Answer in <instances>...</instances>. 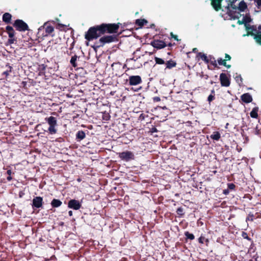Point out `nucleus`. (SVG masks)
<instances>
[{"label":"nucleus","mask_w":261,"mask_h":261,"mask_svg":"<svg viewBox=\"0 0 261 261\" xmlns=\"http://www.w3.org/2000/svg\"><path fill=\"white\" fill-rule=\"evenodd\" d=\"M222 0H212V5L214 9L218 11L220 9V3ZM227 3V8L230 10V15L234 19H238V23L240 24H244L247 34L246 35H253L255 41L261 45V26L258 27V29L253 33L254 29L248 24L251 21V18L249 16H243L240 11H244L247 8L246 4L241 0H226ZM245 36L246 35H244Z\"/></svg>","instance_id":"nucleus-1"},{"label":"nucleus","mask_w":261,"mask_h":261,"mask_svg":"<svg viewBox=\"0 0 261 261\" xmlns=\"http://www.w3.org/2000/svg\"><path fill=\"white\" fill-rule=\"evenodd\" d=\"M100 36L97 26L89 29L87 33L85 35V38L88 40H91L97 38Z\"/></svg>","instance_id":"nucleus-2"},{"label":"nucleus","mask_w":261,"mask_h":261,"mask_svg":"<svg viewBox=\"0 0 261 261\" xmlns=\"http://www.w3.org/2000/svg\"><path fill=\"white\" fill-rule=\"evenodd\" d=\"M14 26L19 31H24L28 29V26L27 23L19 19L16 20L15 21Z\"/></svg>","instance_id":"nucleus-3"},{"label":"nucleus","mask_w":261,"mask_h":261,"mask_svg":"<svg viewBox=\"0 0 261 261\" xmlns=\"http://www.w3.org/2000/svg\"><path fill=\"white\" fill-rule=\"evenodd\" d=\"M119 156L124 161H129L134 159V154L129 151H124L119 153Z\"/></svg>","instance_id":"nucleus-4"},{"label":"nucleus","mask_w":261,"mask_h":261,"mask_svg":"<svg viewBox=\"0 0 261 261\" xmlns=\"http://www.w3.org/2000/svg\"><path fill=\"white\" fill-rule=\"evenodd\" d=\"M142 82L141 78L139 75H132L129 77V83L130 85H137Z\"/></svg>","instance_id":"nucleus-5"},{"label":"nucleus","mask_w":261,"mask_h":261,"mask_svg":"<svg viewBox=\"0 0 261 261\" xmlns=\"http://www.w3.org/2000/svg\"><path fill=\"white\" fill-rule=\"evenodd\" d=\"M81 206V204L79 201L75 199L71 200L68 202V207L70 208L77 210L80 208Z\"/></svg>","instance_id":"nucleus-6"},{"label":"nucleus","mask_w":261,"mask_h":261,"mask_svg":"<svg viewBox=\"0 0 261 261\" xmlns=\"http://www.w3.org/2000/svg\"><path fill=\"white\" fill-rule=\"evenodd\" d=\"M221 85L223 86L228 87L230 85V82L228 77L224 73H221L220 75Z\"/></svg>","instance_id":"nucleus-7"},{"label":"nucleus","mask_w":261,"mask_h":261,"mask_svg":"<svg viewBox=\"0 0 261 261\" xmlns=\"http://www.w3.org/2000/svg\"><path fill=\"white\" fill-rule=\"evenodd\" d=\"M115 39L114 36H106L100 38L99 42L103 45L107 43L113 42Z\"/></svg>","instance_id":"nucleus-8"},{"label":"nucleus","mask_w":261,"mask_h":261,"mask_svg":"<svg viewBox=\"0 0 261 261\" xmlns=\"http://www.w3.org/2000/svg\"><path fill=\"white\" fill-rule=\"evenodd\" d=\"M151 45L154 47L159 49L163 48L166 46L164 42L160 40H154L151 42Z\"/></svg>","instance_id":"nucleus-9"},{"label":"nucleus","mask_w":261,"mask_h":261,"mask_svg":"<svg viewBox=\"0 0 261 261\" xmlns=\"http://www.w3.org/2000/svg\"><path fill=\"white\" fill-rule=\"evenodd\" d=\"M42 201L41 197H36L33 200V206L37 208L40 207L42 205Z\"/></svg>","instance_id":"nucleus-10"},{"label":"nucleus","mask_w":261,"mask_h":261,"mask_svg":"<svg viewBox=\"0 0 261 261\" xmlns=\"http://www.w3.org/2000/svg\"><path fill=\"white\" fill-rule=\"evenodd\" d=\"M119 28V25L116 24H108V33H116Z\"/></svg>","instance_id":"nucleus-11"},{"label":"nucleus","mask_w":261,"mask_h":261,"mask_svg":"<svg viewBox=\"0 0 261 261\" xmlns=\"http://www.w3.org/2000/svg\"><path fill=\"white\" fill-rule=\"evenodd\" d=\"M97 29L98 30L100 35L108 33V24H102L97 25Z\"/></svg>","instance_id":"nucleus-12"},{"label":"nucleus","mask_w":261,"mask_h":261,"mask_svg":"<svg viewBox=\"0 0 261 261\" xmlns=\"http://www.w3.org/2000/svg\"><path fill=\"white\" fill-rule=\"evenodd\" d=\"M241 99L246 103H249L252 100V98L249 93H245L241 96Z\"/></svg>","instance_id":"nucleus-13"},{"label":"nucleus","mask_w":261,"mask_h":261,"mask_svg":"<svg viewBox=\"0 0 261 261\" xmlns=\"http://www.w3.org/2000/svg\"><path fill=\"white\" fill-rule=\"evenodd\" d=\"M45 120L49 125H57V120L56 118L50 116L45 118Z\"/></svg>","instance_id":"nucleus-14"},{"label":"nucleus","mask_w":261,"mask_h":261,"mask_svg":"<svg viewBox=\"0 0 261 261\" xmlns=\"http://www.w3.org/2000/svg\"><path fill=\"white\" fill-rule=\"evenodd\" d=\"M12 16L9 13H5L3 16V20L4 22L8 23L10 22Z\"/></svg>","instance_id":"nucleus-15"},{"label":"nucleus","mask_w":261,"mask_h":261,"mask_svg":"<svg viewBox=\"0 0 261 261\" xmlns=\"http://www.w3.org/2000/svg\"><path fill=\"white\" fill-rule=\"evenodd\" d=\"M258 110V108H257V107L254 108L252 109V110L251 111V112H250V116L253 118H257L258 117V114H257Z\"/></svg>","instance_id":"nucleus-16"},{"label":"nucleus","mask_w":261,"mask_h":261,"mask_svg":"<svg viewBox=\"0 0 261 261\" xmlns=\"http://www.w3.org/2000/svg\"><path fill=\"white\" fill-rule=\"evenodd\" d=\"M6 30L8 32L9 37L10 38H13L14 36V32L12 27L7 26L6 27Z\"/></svg>","instance_id":"nucleus-17"},{"label":"nucleus","mask_w":261,"mask_h":261,"mask_svg":"<svg viewBox=\"0 0 261 261\" xmlns=\"http://www.w3.org/2000/svg\"><path fill=\"white\" fill-rule=\"evenodd\" d=\"M51 204L53 207H57L62 204V202L59 200L54 199L51 201Z\"/></svg>","instance_id":"nucleus-18"},{"label":"nucleus","mask_w":261,"mask_h":261,"mask_svg":"<svg viewBox=\"0 0 261 261\" xmlns=\"http://www.w3.org/2000/svg\"><path fill=\"white\" fill-rule=\"evenodd\" d=\"M217 62L219 65H224L228 68H229L230 67V65L226 64V60L219 58L217 60Z\"/></svg>","instance_id":"nucleus-19"},{"label":"nucleus","mask_w":261,"mask_h":261,"mask_svg":"<svg viewBox=\"0 0 261 261\" xmlns=\"http://www.w3.org/2000/svg\"><path fill=\"white\" fill-rule=\"evenodd\" d=\"M211 138L215 140H218L220 138V134L218 132H215L211 136Z\"/></svg>","instance_id":"nucleus-20"},{"label":"nucleus","mask_w":261,"mask_h":261,"mask_svg":"<svg viewBox=\"0 0 261 261\" xmlns=\"http://www.w3.org/2000/svg\"><path fill=\"white\" fill-rule=\"evenodd\" d=\"M176 65V63L173 61H168L167 63H166V66H167V68H171L173 67H175Z\"/></svg>","instance_id":"nucleus-21"},{"label":"nucleus","mask_w":261,"mask_h":261,"mask_svg":"<svg viewBox=\"0 0 261 261\" xmlns=\"http://www.w3.org/2000/svg\"><path fill=\"white\" fill-rule=\"evenodd\" d=\"M56 125H49L48 128V131L51 134H55L57 132V129H56Z\"/></svg>","instance_id":"nucleus-22"},{"label":"nucleus","mask_w":261,"mask_h":261,"mask_svg":"<svg viewBox=\"0 0 261 261\" xmlns=\"http://www.w3.org/2000/svg\"><path fill=\"white\" fill-rule=\"evenodd\" d=\"M77 57L76 55H74V56L71 57V59L70 60V63L72 65L73 67H76V61L77 60Z\"/></svg>","instance_id":"nucleus-23"},{"label":"nucleus","mask_w":261,"mask_h":261,"mask_svg":"<svg viewBox=\"0 0 261 261\" xmlns=\"http://www.w3.org/2000/svg\"><path fill=\"white\" fill-rule=\"evenodd\" d=\"M76 137L77 138L82 140L85 137V134L83 131H79L76 134Z\"/></svg>","instance_id":"nucleus-24"},{"label":"nucleus","mask_w":261,"mask_h":261,"mask_svg":"<svg viewBox=\"0 0 261 261\" xmlns=\"http://www.w3.org/2000/svg\"><path fill=\"white\" fill-rule=\"evenodd\" d=\"M147 23V21L145 19H137L136 20V24H137L139 26H142L145 23Z\"/></svg>","instance_id":"nucleus-25"},{"label":"nucleus","mask_w":261,"mask_h":261,"mask_svg":"<svg viewBox=\"0 0 261 261\" xmlns=\"http://www.w3.org/2000/svg\"><path fill=\"white\" fill-rule=\"evenodd\" d=\"M234 79L236 82L239 84L241 85L242 83V79L240 75H238L236 74V75L234 77Z\"/></svg>","instance_id":"nucleus-26"},{"label":"nucleus","mask_w":261,"mask_h":261,"mask_svg":"<svg viewBox=\"0 0 261 261\" xmlns=\"http://www.w3.org/2000/svg\"><path fill=\"white\" fill-rule=\"evenodd\" d=\"M54 30V28L50 25L47 26L45 29L46 32L49 34L51 33Z\"/></svg>","instance_id":"nucleus-27"},{"label":"nucleus","mask_w":261,"mask_h":261,"mask_svg":"<svg viewBox=\"0 0 261 261\" xmlns=\"http://www.w3.org/2000/svg\"><path fill=\"white\" fill-rule=\"evenodd\" d=\"M154 60L156 64H163L164 63V61L161 58L155 57Z\"/></svg>","instance_id":"nucleus-28"},{"label":"nucleus","mask_w":261,"mask_h":261,"mask_svg":"<svg viewBox=\"0 0 261 261\" xmlns=\"http://www.w3.org/2000/svg\"><path fill=\"white\" fill-rule=\"evenodd\" d=\"M185 235L187 238L190 240H193L194 239V236L193 234L189 233V232H186L185 233Z\"/></svg>","instance_id":"nucleus-29"},{"label":"nucleus","mask_w":261,"mask_h":261,"mask_svg":"<svg viewBox=\"0 0 261 261\" xmlns=\"http://www.w3.org/2000/svg\"><path fill=\"white\" fill-rule=\"evenodd\" d=\"M177 213L179 215H182L183 214V208L181 207H179L177 210Z\"/></svg>","instance_id":"nucleus-30"},{"label":"nucleus","mask_w":261,"mask_h":261,"mask_svg":"<svg viewBox=\"0 0 261 261\" xmlns=\"http://www.w3.org/2000/svg\"><path fill=\"white\" fill-rule=\"evenodd\" d=\"M199 56L200 57L201 59L204 61L207 60V57L204 55L201 54H199Z\"/></svg>","instance_id":"nucleus-31"},{"label":"nucleus","mask_w":261,"mask_h":261,"mask_svg":"<svg viewBox=\"0 0 261 261\" xmlns=\"http://www.w3.org/2000/svg\"><path fill=\"white\" fill-rule=\"evenodd\" d=\"M228 187L229 189L233 190L234 189L235 186L233 184H229L228 185Z\"/></svg>","instance_id":"nucleus-32"},{"label":"nucleus","mask_w":261,"mask_h":261,"mask_svg":"<svg viewBox=\"0 0 261 261\" xmlns=\"http://www.w3.org/2000/svg\"><path fill=\"white\" fill-rule=\"evenodd\" d=\"M255 3L256 4L257 7L261 6V0H254Z\"/></svg>","instance_id":"nucleus-33"},{"label":"nucleus","mask_w":261,"mask_h":261,"mask_svg":"<svg viewBox=\"0 0 261 261\" xmlns=\"http://www.w3.org/2000/svg\"><path fill=\"white\" fill-rule=\"evenodd\" d=\"M214 99V96L212 95H210L208 97V101L209 102H211V101H212L213 99Z\"/></svg>","instance_id":"nucleus-34"},{"label":"nucleus","mask_w":261,"mask_h":261,"mask_svg":"<svg viewBox=\"0 0 261 261\" xmlns=\"http://www.w3.org/2000/svg\"><path fill=\"white\" fill-rule=\"evenodd\" d=\"M225 59L224 60H230V59H231V57L230 56L228 55V54H225Z\"/></svg>","instance_id":"nucleus-35"},{"label":"nucleus","mask_w":261,"mask_h":261,"mask_svg":"<svg viewBox=\"0 0 261 261\" xmlns=\"http://www.w3.org/2000/svg\"><path fill=\"white\" fill-rule=\"evenodd\" d=\"M171 36L172 38H174L175 40H178L177 36L176 35H174L172 33H171Z\"/></svg>","instance_id":"nucleus-36"},{"label":"nucleus","mask_w":261,"mask_h":261,"mask_svg":"<svg viewBox=\"0 0 261 261\" xmlns=\"http://www.w3.org/2000/svg\"><path fill=\"white\" fill-rule=\"evenodd\" d=\"M153 100H154V101L158 102V101H160L161 100V99L159 97H154L153 98Z\"/></svg>","instance_id":"nucleus-37"},{"label":"nucleus","mask_w":261,"mask_h":261,"mask_svg":"<svg viewBox=\"0 0 261 261\" xmlns=\"http://www.w3.org/2000/svg\"><path fill=\"white\" fill-rule=\"evenodd\" d=\"M242 236H243L245 239H248V236H247V234H246V233H245V232H243Z\"/></svg>","instance_id":"nucleus-38"},{"label":"nucleus","mask_w":261,"mask_h":261,"mask_svg":"<svg viewBox=\"0 0 261 261\" xmlns=\"http://www.w3.org/2000/svg\"><path fill=\"white\" fill-rule=\"evenodd\" d=\"M223 193L225 195H227L229 193V191L228 190H225L223 191Z\"/></svg>","instance_id":"nucleus-39"},{"label":"nucleus","mask_w":261,"mask_h":261,"mask_svg":"<svg viewBox=\"0 0 261 261\" xmlns=\"http://www.w3.org/2000/svg\"><path fill=\"white\" fill-rule=\"evenodd\" d=\"M68 213L70 216H71L72 215V212L71 211H70Z\"/></svg>","instance_id":"nucleus-40"},{"label":"nucleus","mask_w":261,"mask_h":261,"mask_svg":"<svg viewBox=\"0 0 261 261\" xmlns=\"http://www.w3.org/2000/svg\"><path fill=\"white\" fill-rule=\"evenodd\" d=\"M199 242H200V243H203V242H202V238H199Z\"/></svg>","instance_id":"nucleus-41"},{"label":"nucleus","mask_w":261,"mask_h":261,"mask_svg":"<svg viewBox=\"0 0 261 261\" xmlns=\"http://www.w3.org/2000/svg\"><path fill=\"white\" fill-rule=\"evenodd\" d=\"M196 50H197V48H193V51L194 52L196 51Z\"/></svg>","instance_id":"nucleus-42"},{"label":"nucleus","mask_w":261,"mask_h":261,"mask_svg":"<svg viewBox=\"0 0 261 261\" xmlns=\"http://www.w3.org/2000/svg\"><path fill=\"white\" fill-rule=\"evenodd\" d=\"M7 173H8V174H9V175H10V174H11V171H10V170H8V171H7Z\"/></svg>","instance_id":"nucleus-43"},{"label":"nucleus","mask_w":261,"mask_h":261,"mask_svg":"<svg viewBox=\"0 0 261 261\" xmlns=\"http://www.w3.org/2000/svg\"><path fill=\"white\" fill-rule=\"evenodd\" d=\"M58 25L60 27V26H61V27H63V24H61L60 23H58Z\"/></svg>","instance_id":"nucleus-44"},{"label":"nucleus","mask_w":261,"mask_h":261,"mask_svg":"<svg viewBox=\"0 0 261 261\" xmlns=\"http://www.w3.org/2000/svg\"><path fill=\"white\" fill-rule=\"evenodd\" d=\"M228 124V123H227V124H226V127H227Z\"/></svg>","instance_id":"nucleus-45"}]
</instances>
